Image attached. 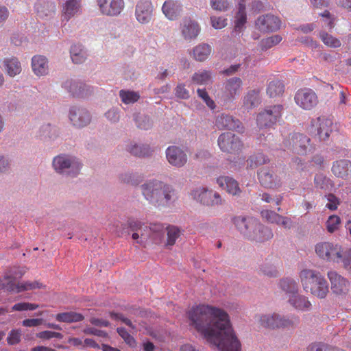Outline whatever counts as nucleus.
I'll return each mask as SVG.
<instances>
[{
    "mask_svg": "<svg viewBox=\"0 0 351 351\" xmlns=\"http://www.w3.org/2000/svg\"><path fill=\"white\" fill-rule=\"evenodd\" d=\"M191 324L219 351H240L241 343L230 324L228 313L210 305L193 306L188 312Z\"/></svg>",
    "mask_w": 351,
    "mask_h": 351,
    "instance_id": "f257e3e1",
    "label": "nucleus"
},
{
    "mask_svg": "<svg viewBox=\"0 0 351 351\" xmlns=\"http://www.w3.org/2000/svg\"><path fill=\"white\" fill-rule=\"evenodd\" d=\"M141 189L145 198L156 206H167L175 195L172 186L158 180L143 184Z\"/></svg>",
    "mask_w": 351,
    "mask_h": 351,
    "instance_id": "f03ea898",
    "label": "nucleus"
},
{
    "mask_svg": "<svg viewBox=\"0 0 351 351\" xmlns=\"http://www.w3.org/2000/svg\"><path fill=\"white\" fill-rule=\"evenodd\" d=\"M299 277L306 292L320 299L326 298L329 292L328 284L319 271L304 269L300 271Z\"/></svg>",
    "mask_w": 351,
    "mask_h": 351,
    "instance_id": "7ed1b4c3",
    "label": "nucleus"
},
{
    "mask_svg": "<svg viewBox=\"0 0 351 351\" xmlns=\"http://www.w3.org/2000/svg\"><path fill=\"white\" fill-rule=\"evenodd\" d=\"M283 110L282 105L277 104L268 106L260 112L256 116V124L259 132L276 125L280 120Z\"/></svg>",
    "mask_w": 351,
    "mask_h": 351,
    "instance_id": "20e7f679",
    "label": "nucleus"
},
{
    "mask_svg": "<svg viewBox=\"0 0 351 351\" xmlns=\"http://www.w3.org/2000/svg\"><path fill=\"white\" fill-rule=\"evenodd\" d=\"M310 133L317 136L319 141L328 140L333 131V122L330 118L324 116L313 119L311 121L308 128Z\"/></svg>",
    "mask_w": 351,
    "mask_h": 351,
    "instance_id": "39448f33",
    "label": "nucleus"
},
{
    "mask_svg": "<svg viewBox=\"0 0 351 351\" xmlns=\"http://www.w3.org/2000/svg\"><path fill=\"white\" fill-rule=\"evenodd\" d=\"M53 166L57 172L66 173L73 177L79 173L81 168V165L78 161L65 155L55 157Z\"/></svg>",
    "mask_w": 351,
    "mask_h": 351,
    "instance_id": "423d86ee",
    "label": "nucleus"
},
{
    "mask_svg": "<svg viewBox=\"0 0 351 351\" xmlns=\"http://www.w3.org/2000/svg\"><path fill=\"white\" fill-rule=\"evenodd\" d=\"M243 82L240 77H234L227 80L223 85L220 97L223 105L232 102L242 91Z\"/></svg>",
    "mask_w": 351,
    "mask_h": 351,
    "instance_id": "0eeeda50",
    "label": "nucleus"
},
{
    "mask_svg": "<svg viewBox=\"0 0 351 351\" xmlns=\"http://www.w3.org/2000/svg\"><path fill=\"white\" fill-rule=\"evenodd\" d=\"M310 138L300 133L291 134L287 139L284 141V146L288 149L292 150L298 154H306L311 151Z\"/></svg>",
    "mask_w": 351,
    "mask_h": 351,
    "instance_id": "6e6552de",
    "label": "nucleus"
},
{
    "mask_svg": "<svg viewBox=\"0 0 351 351\" xmlns=\"http://www.w3.org/2000/svg\"><path fill=\"white\" fill-rule=\"evenodd\" d=\"M45 286L38 281L25 282L16 284L15 280L8 276L0 278V290L5 289L10 292L20 293L36 289H43Z\"/></svg>",
    "mask_w": 351,
    "mask_h": 351,
    "instance_id": "1a4fd4ad",
    "label": "nucleus"
},
{
    "mask_svg": "<svg viewBox=\"0 0 351 351\" xmlns=\"http://www.w3.org/2000/svg\"><path fill=\"white\" fill-rule=\"evenodd\" d=\"M217 143L223 152L232 154H239L243 147V144L241 139L231 132L221 134L218 137Z\"/></svg>",
    "mask_w": 351,
    "mask_h": 351,
    "instance_id": "9d476101",
    "label": "nucleus"
},
{
    "mask_svg": "<svg viewBox=\"0 0 351 351\" xmlns=\"http://www.w3.org/2000/svg\"><path fill=\"white\" fill-rule=\"evenodd\" d=\"M317 256L327 261L339 263L341 258V247L330 242H320L315 245Z\"/></svg>",
    "mask_w": 351,
    "mask_h": 351,
    "instance_id": "9b49d317",
    "label": "nucleus"
},
{
    "mask_svg": "<svg viewBox=\"0 0 351 351\" xmlns=\"http://www.w3.org/2000/svg\"><path fill=\"white\" fill-rule=\"evenodd\" d=\"M330 283L332 293L338 297L346 296L350 291V282L336 271H330L327 273Z\"/></svg>",
    "mask_w": 351,
    "mask_h": 351,
    "instance_id": "f8f14e48",
    "label": "nucleus"
},
{
    "mask_svg": "<svg viewBox=\"0 0 351 351\" xmlns=\"http://www.w3.org/2000/svg\"><path fill=\"white\" fill-rule=\"evenodd\" d=\"M294 101L297 106L305 110H311L318 104V97L311 88H300L295 94Z\"/></svg>",
    "mask_w": 351,
    "mask_h": 351,
    "instance_id": "ddd939ff",
    "label": "nucleus"
},
{
    "mask_svg": "<svg viewBox=\"0 0 351 351\" xmlns=\"http://www.w3.org/2000/svg\"><path fill=\"white\" fill-rule=\"evenodd\" d=\"M258 179L265 188L278 189L282 186V176L274 174L268 168H261L257 172Z\"/></svg>",
    "mask_w": 351,
    "mask_h": 351,
    "instance_id": "4468645a",
    "label": "nucleus"
},
{
    "mask_svg": "<svg viewBox=\"0 0 351 351\" xmlns=\"http://www.w3.org/2000/svg\"><path fill=\"white\" fill-rule=\"evenodd\" d=\"M101 13L108 16H117L125 8L124 0H97Z\"/></svg>",
    "mask_w": 351,
    "mask_h": 351,
    "instance_id": "2eb2a0df",
    "label": "nucleus"
},
{
    "mask_svg": "<svg viewBox=\"0 0 351 351\" xmlns=\"http://www.w3.org/2000/svg\"><path fill=\"white\" fill-rule=\"evenodd\" d=\"M255 25L262 32H275L280 29L281 21L278 16L267 14L260 16L257 19Z\"/></svg>",
    "mask_w": 351,
    "mask_h": 351,
    "instance_id": "dca6fc26",
    "label": "nucleus"
},
{
    "mask_svg": "<svg viewBox=\"0 0 351 351\" xmlns=\"http://www.w3.org/2000/svg\"><path fill=\"white\" fill-rule=\"evenodd\" d=\"M153 10L150 0H139L135 8V16L138 22L147 24L152 18Z\"/></svg>",
    "mask_w": 351,
    "mask_h": 351,
    "instance_id": "f3484780",
    "label": "nucleus"
},
{
    "mask_svg": "<svg viewBox=\"0 0 351 351\" xmlns=\"http://www.w3.org/2000/svg\"><path fill=\"white\" fill-rule=\"evenodd\" d=\"M166 158L171 165L182 167L187 162V155L180 147L175 145L169 146L166 149Z\"/></svg>",
    "mask_w": 351,
    "mask_h": 351,
    "instance_id": "a211bd4d",
    "label": "nucleus"
},
{
    "mask_svg": "<svg viewBox=\"0 0 351 351\" xmlns=\"http://www.w3.org/2000/svg\"><path fill=\"white\" fill-rule=\"evenodd\" d=\"M246 237L256 242H264L273 237V232L270 228L262 225L256 219V224L253 225Z\"/></svg>",
    "mask_w": 351,
    "mask_h": 351,
    "instance_id": "6ab92c4d",
    "label": "nucleus"
},
{
    "mask_svg": "<svg viewBox=\"0 0 351 351\" xmlns=\"http://www.w3.org/2000/svg\"><path fill=\"white\" fill-rule=\"evenodd\" d=\"M194 196L202 204L207 206H213L221 204V198L219 194L206 188H200L194 191Z\"/></svg>",
    "mask_w": 351,
    "mask_h": 351,
    "instance_id": "aec40b11",
    "label": "nucleus"
},
{
    "mask_svg": "<svg viewBox=\"0 0 351 351\" xmlns=\"http://www.w3.org/2000/svg\"><path fill=\"white\" fill-rule=\"evenodd\" d=\"M215 125L219 130H238L243 129L242 124L239 119H234L232 116L221 114L219 115L215 121Z\"/></svg>",
    "mask_w": 351,
    "mask_h": 351,
    "instance_id": "412c9836",
    "label": "nucleus"
},
{
    "mask_svg": "<svg viewBox=\"0 0 351 351\" xmlns=\"http://www.w3.org/2000/svg\"><path fill=\"white\" fill-rule=\"evenodd\" d=\"M69 119L75 127H84L90 123V117L87 110L82 108H72L70 110Z\"/></svg>",
    "mask_w": 351,
    "mask_h": 351,
    "instance_id": "4be33fe9",
    "label": "nucleus"
},
{
    "mask_svg": "<svg viewBox=\"0 0 351 351\" xmlns=\"http://www.w3.org/2000/svg\"><path fill=\"white\" fill-rule=\"evenodd\" d=\"M180 28L182 36L187 40L195 38L200 31L198 23L189 18L183 19Z\"/></svg>",
    "mask_w": 351,
    "mask_h": 351,
    "instance_id": "5701e85b",
    "label": "nucleus"
},
{
    "mask_svg": "<svg viewBox=\"0 0 351 351\" xmlns=\"http://www.w3.org/2000/svg\"><path fill=\"white\" fill-rule=\"evenodd\" d=\"M217 183L222 189L232 195H239L241 192L238 182L230 176H220L217 178Z\"/></svg>",
    "mask_w": 351,
    "mask_h": 351,
    "instance_id": "b1692460",
    "label": "nucleus"
},
{
    "mask_svg": "<svg viewBox=\"0 0 351 351\" xmlns=\"http://www.w3.org/2000/svg\"><path fill=\"white\" fill-rule=\"evenodd\" d=\"M232 221L237 229L245 237L247 236L253 225L256 224L255 219L242 215L233 217Z\"/></svg>",
    "mask_w": 351,
    "mask_h": 351,
    "instance_id": "393cba45",
    "label": "nucleus"
},
{
    "mask_svg": "<svg viewBox=\"0 0 351 351\" xmlns=\"http://www.w3.org/2000/svg\"><path fill=\"white\" fill-rule=\"evenodd\" d=\"M162 12L170 20H175L180 15L182 5L176 0H167L162 8Z\"/></svg>",
    "mask_w": 351,
    "mask_h": 351,
    "instance_id": "a878e982",
    "label": "nucleus"
},
{
    "mask_svg": "<svg viewBox=\"0 0 351 351\" xmlns=\"http://www.w3.org/2000/svg\"><path fill=\"white\" fill-rule=\"evenodd\" d=\"M35 9L40 18L51 17L56 12V5L53 2L39 0L35 4Z\"/></svg>",
    "mask_w": 351,
    "mask_h": 351,
    "instance_id": "bb28decb",
    "label": "nucleus"
},
{
    "mask_svg": "<svg viewBox=\"0 0 351 351\" xmlns=\"http://www.w3.org/2000/svg\"><path fill=\"white\" fill-rule=\"evenodd\" d=\"M332 172L338 178H347L351 172V162L345 159L337 160L332 165Z\"/></svg>",
    "mask_w": 351,
    "mask_h": 351,
    "instance_id": "cd10ccee",
    "label": "nucleus"
},
{
    "mask_svg": "<svg viewBox=\"0 0 351 351\" xmlns=\"http://www.w3.org/2000/svg\"><path fill=\"white\" fill-rule=\"evenodd\" d=\"M288 302L294 308L298 311H308L311 307V303L308 298L303 295L298 294V293L294 295H289Z\"/></svg>",
    "mask_w": 351,
    "mask_h": 351,
    "instance_id": "c85d7f7f",
    "label": "nucleus"
},
{
    "mask_svg": "<svg viewBox=\"0 0 351 351\" xmlns=\"http://www.w3.org/2000/svg\"><path fill=\"white\" fill-rule=\"evenodd\" d=\"M80 12V4L77 0H67L63 7L62 20L68 21L75 14Z\"/></svg>",
    "mask_w": 351,
    "mask_h": 351,
    "instance_id": "c756f323",
    "label": "nucleus"
},
{
    "mask_svg": "<svg viewBox=\"0 0 351 351\" xmlns=\"http://www.w3.org/2000/svg\"><path fill=\"white\" fill-rule=\"evenodd\" d=\"M246 22L247 14L245 12V8L241 5L240 6V9L238 10V12L235 16L234 27L232 32V35L235 36H240V34L245 29V24Z\"/></svg>",
    "mask_w": 351,
    "mask_h": 351,
    "instance_id": "7c9ffc66",
    "label": "nucleus"
},
{
    "mask_svg": "<svg viewBox=\"0 0 351 351\" xmlns=\"http://www.w3.org/2000/svg\"><path fill=\"white\" fill-rule=\"evenodd\" d=\"M32 67L34 73L38 76L44 75L48 71V62L43 56H34L32 59Z\"/></svg>",
    "mask_w": 351,
    "mask_h": 351,
    "instance_id": "2f4dec72",
    "label": "nucleus"
},
{
    "mask_svg": "<svg viewBox=\"0 0 351 351\" xmlns=\"http://www.w3.org/2000/svg\"><path fill=\"white\" fill-rule=\"evenodd\" d=\"M260 90L254 89L249 90L243 97V106L247 110H252L256 107L260 103Z\"/></svg>",
    "mask_w": 351,
    "mask_h": 351,
    "instance_id": "473e14b6",
    "label": "nucleus"
},
{
    "mask_svg": "<svg viewBox=\"0 0 351 351\" xmlns=\"http://www.w3.org/2000/svg\"><path fill=\"white\" fill-rule=\"evenodd\" d=\"M86 85L80 82L75 80H68L64 83V87L69 92L73 95L77 97H84L86 95L84 93V88Z\"/></svg>",
    "mask_w": 351,
    "mask_h": 351,
    "instance_id": "72a5a7b5",
    "label": "nucleus"
},
{
    "mask_svg": "<svg viewBox=\"0 0 351 351\" xmlns=\"http://www.w3.org/2000/svg\"><path fill=\"white\" fill-rule=\"evenodd\" d=\"M300 324V317L298 315L289 317L280 316L278 320V328L293 330Z\"/></svg>",
    "mask_w": 351,
    "mask_h": 351,
    "instance_id": "f704fd0d",
    "label": "nucleus"
},
{
    "mask_svg": "<svg viewBox=\"0 0 351 351\" xmlns=\"http://www.w3.org/2000/svg\"><path fill=\"white\" fill-rule=\"evenodd\" d=\"M84 317L82 314L73 311L64 312L56 315V319L60 322L73 323L82 321Z\"/></svg>",
    "mask_w": 351,
    "mask_h": 351,
    "instance_id": "c9c22d12",
    "label": "nucleus"
},
{
    "mask_svg": "<svg viewBox=\"0 0 351 351\" xmlns=\"http://www.w3.org/2000/svg\"><path fill=\"white\" fill-rule=\"evenodd\" d=\"M211 47L205 43L199 44L193 49L194 58L199 62L206 60L211 53Z\"/></svg>",
    "mask_w": 351,
    "mask_h": 351,
    "instance_id": "e433bc0d",
    "label": "nucleus"
},
{
    "mask_svg": "<svg viewBox=\"0 0 351 351\" xmlns=\"http://www.w3.org/2000/svg\"><path fill=\"white\" fill-rule=\"evenodd\" d=\"M3 62L7 73L10 76L14 77L21 72V65L16 58L12 57L5 59Z\"/></svg>",
    "mask_w": 351,
    "mask_h": 351,
    "instance_id": "4c0bfd02",
    "label": "nucleus"
},
{
    "mask_svg": "<svg viewBox=\"0 0 351 351\" xmlns=\"http://www.w3.org/2000/svg\"><path fill=\"white\" fill-rule=\"evenodd\" d=\"M149 230L151 233L149 237L156 244L162 243L165 234L164 226L160 223H154L150 226Z\"/></svg>",
    "mask_w": 351,
    "mask_h": 351,
    "instance_id": "58836bf2",
    "label": "nucleus"
},
{
    "mask_svg": "<svg viewBox=\"0 0 351 351\" xmlns=\"http://www.w3.org/2000/svg\"><path fill=\"white\" fill-rule=\"evenodd\" d=\"M280 315L272 313L269 315H263L259 318V322L261 326L269 328H278V320Z\"/></svg>",
    "mask_w": 351,
    "mask_h": 351,
    "instance_id": "ea45409f",
    "label": "nucleus"
},
{
    "mask_svg": "<svg viewBox=\"0 0 351 351\" xmlns=\"http://www.w3.org/2000/svg\"><path fill=\"white\" fill-rule=\"evenodd\" d=\"M70 53L71 60L75 64H81L86 58V51L80 45H73L71 48Z\"/></svg>",
    "mask_w": 351,
    "mask_h": 351,
    "instance_id": "a19ab883",
    "label": "nucleus"
},
{
    "mask_svg": "<svg viewBox=\"0 0 351 351\" xmlns=\"http://www.w3.org/2000/svg\"><path fill=\"white\" fill-rule=\"evenodd\" d=\"M285 90V86L282 82L279 80L271 81L267 86V94L269 97H276L282 95Z\"/></svg>",
    "mask_w": 351,
    "mask_h": 351,
    "instance_id": "79ce46f5",
    "label": "nucleus"
},
{
    "mask_svg": "<svg viewBox=\"0 0 351 351\" xmlns=\"http://www.w3.org/2000/svg\"><path fill=\"white\" fill-rule=\"evenodd\" d=\"M167 239L165 243L166 247H171L175 245L178 238L181 235V230L175 226H168L166 228Z\"/></svg>",
    "mask_w": 351,
    "mask_h": 351,
    "instance_id": "37998d69",
    "label": "nucleus"
},
{
    "mask_svg": "<svg viewBox=\"0 0 351 351\" xmlns=\"http://www.w3.org/2000/svg\"><path fill=\"white\" fill-rule=\"evenodd\" d=\"M280 287L285 293L290 294V295H294L298 291V284L293 279H282L280 280Z\"/></svg>",
    "mask_w": 351,
    "mask_h": 351,
    "instance_id": "c03bdc74",
    "label": "nucleus"
},
{
    "mask_svg": "<svg viewBox=\"0 0 351 351\" xmlns=\"http://www.w3.org/2000/svg\"><path fill=\"white\" fill-rule=\"evenodd\" d=\"M268 158L262 153H258L251 156L247 160V167L254 169L262 165L269 162Z\"/></svg>",
    "mask_w": 351,
    "mask_h": 351,
    "instance_id": "a18cd8bd",
    "label": "nucleus"
},
{
    "mask_svg": "<svg viewBox=\"0 0 351 351\" xmlns=\"http://www.w3.org/2000/svg\"><path fill=\"white\" fill-rule=\"evenodd\" d=\"M211 80V73L208 71H199L192 76V81L199 85L207 84Z\"/></svg>",
    "mask_w": 351,
    "mask_h": 351,
    "instance_id": "49530a36",
    "label": "nucleus"
},
{
    "mask_svg": "<svg viewBox=\"0 0 351 351\" xmlns=\"http://www.w3.org/2000/svg\"><path fill=\"white\" fill-rule=\"evenodd\" d=\"M119 97L122 102L125 104H133L137 101L140 98V95L138 93L125 90H121L119 91Z\"/></svg>",
    "mask_w": 351,
    "mask_h": 351,
    "instance_id": "de8ad7c7",
    "label": "nucleus"
},
{
    "mask_svg": "<svg viewBox=\"0 0 351 351\" xmlns=\"http://www.w3.org/2000/svg\"><path fill=\"white\" fill-rule=\"evenodd\" d=\"M319 38L324 45L329 47L337 48L341 45V41L338 38L326 32H321L319 33Z\"/></svg>",
    "mask_w": 351,
    "mask_h": 351,
    "instance_id": "09e8293b",
    "label": "nucleus"
},
{
    "mask_svg": "<svg viewBox=\"0 0 351 351\" xmlns=\"http://www.w3.org/2000/svg\"><path fill=\"white\" fill-rule=\"evenodd\" d=\"M129 152L132 154L139 157L148 156H150L152 153V150L149 145L139 146L137 145H134L129 148Z\"/></svg>",
    "mask_w": 351,
    "mask_h": 351,
    "instance_id": "8fccbe9b",
    "label": "nucleus"
},
{
    "mask_svg": "<svg viewBox=\"0 0 351 351\" xmlns=\"http://www.w3.org/2000/svg\"><path fill=\"white\" fill-rule=\"evenodd\" d=\"M282 37L280 35H274L270 37L262 39L260 42V47L262 50H267L276 46L282 40Z\"/></svg>",
    "mask_w": 351,
    "mask_h": 351,
    "instance_id": "3c124183",
    "label": "nucleus"
},
{
    "mask_svg": "<svg viewBox=\"0 0 351 351\" xmlns=\"http://www.w3.org/2000/svg\"><path fill=\"white\" fill-rule=\"evenodd\" d=\"M341 223V218L336 215H330L326 221V228L329 233L337 231Z\"/></svg>",
    "mask_w": 351,
    "mask_h": 351,
    "instance_id": "603ef678",
    "label": "nucleus"
},
{
    "mask_svg": "<svg viewBox=\"0 0 351 351\" xmlns=\"http://www.w3.org/2000/svg\"><path fill=\"white\" fill-rule=\"evenodd\" d=\"M210 4L213 10L219 12H226L230 8L228 0H210Z\"/></svg>",
    "mask_w": 351,
    "mask_h": 351,
    "instance_id": "864d4df0",
    "label": "nucleus"
},
{
    "mask_svg": "<svg viewBox=\"0 0 351 351\" xmlns=\"http://www.w3.org/2000/svg\"><path fill=\"white\" fill-rule=\"evenodd\" d=\"M38 305L36 304H32L29 302H20L15 304L12 307V311H34L38 308Z\"/></svg>",
    "mask_w": 351,
    "mask_h": 351,
    "instance_id": "5fc2aeb1",
    "label": "nucleus"
},
{
    "mask_svg": "<svg viewBox=\"0 0 351 351\" xmlns=\"http://www.w3.org/2000/svg\"><path fill=\"white\" fill-rule=\"evenodd\" d=\"M22 332L19 329L12 330L7 337V342L9 345H16L21 341Z\"/></svg>",
    "mask_w": 351,
    "mask_h": 351,
    "instance_id": "6e6d98bb",
    "label": "nucleus"
},
{
    "mask_svg": "<svg viewBox=\"0 0 351 351\" xmlns=\"http://www.w3.org/2000/svg\"><path fill=\"white\" fill-rule=\"evenodd\" d=\"M135 121L138 128L142 130H148L152 127L150 119L146 116L137 115L135 117Z\"/></svg>",
    "mask_w": 351,
    "mask_h": 351,
    "instance_id": "4d7b16f0",
    "label": "nucleus"
},
{
    "mask_svg": "<svg viewBox=\"0 0 351 351\" xmlns=\"http://www.w3.org/2000/svg\"><path fill=\"white\" fill-rule=\"evenodd\" d=\"M227 19L223 16H210V22L213 28L221 29L227 25Z\"/></svg>",
    "mask_w": 351,
    "mask_h": 351,
    "instance_id": "13d9d810",
    "label": "nucleus"
},
{
    "mask_svg": "<svg viewBox=\"0 0 351 351\" xmlns=\"http://www.w3.org/2000/svg\"><path fill=\"white\" fill-rule=\"evenodd\" d=\"M330 181V179L322 173L316 174L314 178L316 187L322 189L327 188Z\"/></svg>",
    "mask_w": 351,
    "mask_h": 351,
    "instance_id": "bf43d9fd",
    "label": "nucleus"
},
{
    "mask_svg": "<svg viewBox=\"0 0 351 351\" xmlns=\"http://www.w3.org/2000/svg\"><path fill=\"white\" fill-rule=\"evenodd\" d=\"M117 331L118 334L124 339L125 342L132 346L135 344V339L134 337L127 331L125 328L120 327L117 328Z\"/></svg>",
    "mask_w": 351,
    "mask_h": 351,
    "instance_id": "052dcab7",
    "label": "nucleus"
},
{
    "mask_svg": "<svg viewBox=\"0 0 351 351\" xmlns=\"http://www.w3.org/2000/svg\"><path fill=\"white\" fill-rule=\"evenodd\" d=\"M340 261L342 262L344 269L351 274V249L341 252Z\"/></svg>",
    "mask_w": 351,
    "mask_h": 351,
    "instance_id": "680f3d73",
    "label": "nucleus"
},
{
    "mask_svg": "<svg viewBox=\"0 0 351 351\" xmlns=\"http://www.w3.org/2000/svg\"><path fill=\"white\" fill-rule=\"evenodd\" d=\"M36 337L43 339H50L52 338L61 339L63 335L60 332L45 330L37 333Z\"/></svg>",
    "mask_w": 351,
    "mask_h": 351,
    "instance_id": "e2e57ef3",
    "label": "nucleus"
},
{
    "mask_svg": "<svg viewBox=\"0 0 351 351\" xmlns=\"http://www.w3.org/2000/svg\"><path fill=\"white\" fill-rule=\"evenodd\" d=\"M279 216L280 215L278 213L269 210H265L261 212V217L267 221L272 223H276L277 220L279 219Z\"/></svg>",
    "mask_w": 351,
    "mask_h": 351,
    "instance_id": "0e129e2a",
    "label": "nucleus"
},
{
    "mask_svg": "<svg viewBox=\"0 0 351 351\" xmlns=\"http://www.w3.org/2000/svg\"><path fill=\"white\" fill-rule=\"evenodd\" d=\"M320 16L324 18L323 21L326 27L330 29L335 27V19L332 16L328 10H325L323 13L320 14Z\"/></svg>",
    "mask_w": 351,
    "mask_h": 351,
    "instance_id": "69168bd1",
    "label": "nucleus"
},
{
    "mask_svg": "<svg viewBox=\"0 0 351 351\" xmlns=\"http://www.w3.org/2000/svg\"><path fill=\"white\" fill-rule=\"evenodd\" d=\"M326 198L328 203L326 204V207L330 210H335L337 209L338 205L339 204L337 197L335 195L330 193L326 195Z\"/></svg>",
    "mask_w": 351,
    "mask_h": 351,
    "instance_id": "338daca9",
    "label": "nucleus"
},
{
    "mask_svg": "<svg viewBox=\"0 0 351 351\" xmlns=\"http://www.w3.org/2000/svg\"><path fill=\"white\" fill-rule=\"evenodd\" d=\"M175 94L177 97L184 99H188L190 97L189 90L182 84H180L176 86Z\"/></svg>",
    "mask_w": 351,
    "mask_h": 351,
    "instance_id": "774afa93",
    "label": "nucleus"
}]
</instances>
